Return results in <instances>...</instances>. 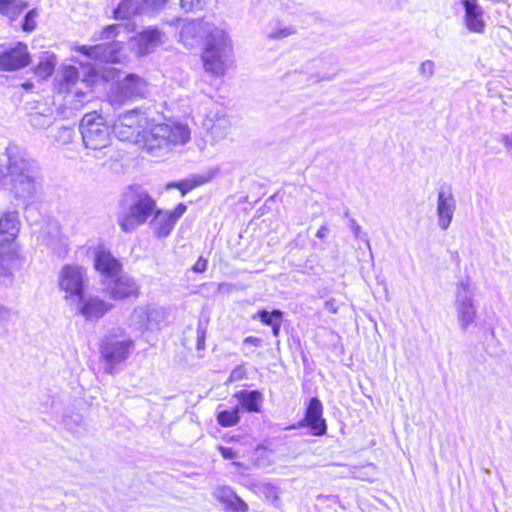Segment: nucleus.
Segmentation results:
<instances>
[{
    "instance_id": "nucleus-51",
    "label": "nucleus",
    "mask_w": 512,
    "mask_h": 512,
    "mask_svg": "<svg viewBox=\"0 0 512 512\" xmlns=\"http://www.w3.org/2000/svg\"><path fill=\"white\" fill-rule=\"evenodd\" d=\"M33 84L31 82H25L23 83L22 87L25 89V90H30L33 88Z\"/></svg>"
},
{
    "instance_id": "nucleus-19",
    "label": "nucleus",
    "mask_w": 512,
    "mask_h": 512,
    "mask_svg": "<svg viewBox=\"0 0 512 512\" xmlns=\"http://www.w3.org/2000/svg\"><path fill=\"white\" fill-rule=\"evenodd\" d=\"M464 7V25L466 29L473 33H483L486 23L484 20V10L479 5L478 0H462Z\"/></svg>"
},
{
    "instance_id": "nucleus-11",
    "label": "nucleus",
    "mask_w": 512,
    "mask_h": 512,
    "mask_svg": "<svg viewBox=\"0 0 512 512\" xmlns=\"http://www.w3.org/2000/svg\"><path fill=\"white\" fill-rule=\"evenodd\" d=\"M306 427L315 437H321L327 432V423L323 416V405L320 399L313 396L305 407L304 416L297 426L292 428Z\"/></svg>"
},
{
    "instance_id": "nucleus-3",
    "label": "nucleus",
    "mask_w": 512,
    "mask_h": 512,
    "mask_svg": "<svg viewBox=\"0 0 512 512\" xmlns=\"http://www.w3.org/2000/svg\"><path fill=\"white\" fill-rule=\"evenodd\" d=\"M120 206L117 222L126 233L146 223L157 208L156 200L140 185H132L125 190Z\"/></svg>"
},
{
    "instance_id": "nucleus-32",
    "label": "nucleus",
    "mask_w": 512,
    "mask_h": 512,
    "mask_svg": "<svg viewBox=\"0 0 512 512\" xmlns=\"http://www.w3.org/2000/svg\"><path fill=\"white\" fill-rule=\"evenodd\" d=\"M216 419L218 424L222 427H232L236 425L240 420L238 407L219 411Z\"/></svg>"
},
{
    "instance_id": "nucleus-5",
    "label": "nucleus",
    "mask_w": 512,
    "mask_h": 512,
    "mask_svg": "<svg viewBox=\"0 0 512 512\" xmlns=\"http://www.w3.org/2000/svg\"><path fill=\"white\" fill-rule=\"evenodd\" d=\"M134 347L135 341L125 329L120 327L110 329L99 342L100 359L103 362L105 373L116 374L118 365L130 357Z\"/></svg>"
},
{
    "instance_id": "nucleus-43",
    "label": "nucleus",
    "mask_w": 512,
    "mask_h": 512,
    "mask_svg": "<svg viewBox=\"0 0 512 512\" xmlns=\"http://www.w3.org/2000/svg\"><path fill=\"white\" fill-rule=\"evenodd\" d=\"M207 264H208V261L206 258L200 256L197 261L195 262V264L192 266V270L195 272V273H203L206 271L207 269Z\"/></svg>"
},
{
    "instance_id": "nucleus-20",
    "label": "nucleus",
    "mask_w": 512,
    "mask_h": 512,
    "mask_svg": "<svg viewBox=\"0 0 512 512\" xmlns=\"http://www.w3.org/2000/svg\"><path fill=\"white\" fill-rule=\"evenodd\" d=\"M20 231V221L16 212L0 211V246L13 242Z\"/></svg>"
},
{
    "instance_id": "nucleus-34",
    "label": "nucleus",
    "mask_w": 512,
    "mask_h": 512,
    "mask_svg": "<svg viewBox=\"0 0 512 512\" xmlns=\"http://www.w3.org/2000/svg\"><path fill=\"white\" fill-rule=\"evenodd\" d=\"M111 131L121 141H132L134 138H136V141L138 142V139H141L142 133V131H136L126 127L118 128L114 123L111 127Z\"/></svg>"
},
{
    "instance_id": "nucleus-39",
    "label": "nucleus",
    "mask_w": 512,
    "mask_h": 512,
    "mask_svg": "<svg viewBox=\"0 0 512 512\" xmlns=\"http://www.w3.org/2000/svg\"><path fill=\"white\" fill-rule=\"evenodd\" d=\"M15 315L16 313L12 309L0 305V325H7Z\"/></svg>"
},
{
    "instance_id": "nucleus-4",
    "label": "nucleus",
    "mask_w": 512,
    "mask_h": 512,
    "mask_svg": "<svg viewBox=\"0 0 512 512\" xmlns=\"http://www.w3.org/2000/svg\"><path fill=\"white\" fill-rule=\"evenodd\" d=\"M233 55V47L227 32L214 23L203 41L201 59L207 73L221 77L226 73Z\"/></svg>"
},
{
    "instance_id": "nucleus-8",
    "label": "nucleus",
    "mask_w": 512,
    "mask_h": 512,
    "mask_svg": "<svg viewBox=\"0 0 512 512\" xmlns=\"http://www.w3.org/2000/svg\"><path fill=\"white\" fill-rule=\"evenodd\" d=\"M31 55L27 44L17 42L9 46H0V70L16 71L28 66Z\"/></svg>"
},
{
    "instance_id": "nucleus-16",
    "label": "nucleus",
    "mask_w": 512,
    "mask_h": 512,
    "mask_svg": "<svg viewBox=\"0 0 512 512\" xmlns=\"http://www.w3.org/2000/svg\"><path fill=\"white\" fill-rule=\"evenodd\" d=\"M213 23L206 17L186 21L179 33L180 41L188 48H193L204 41L208 30L211 29Z\"/></svg>"
},
{
    "instance_id": "nucleus-33",
    "label": "nucleus",
    "mask_w": 512,
    "mask_h": 512,
    "mask_svg": "<svg viewBox=\"0 0 512 512\" xmlns=\"http://www.w3.org/2000/svg\"><path fill=\"white\" fill-rule=\"evenodd\" d=\"M458 319L462 327H467L475 319V309L471 302H463L458 311Z\"/></svg>"
},
{
    "instance_id": "nucleus-38",
    "label": "nucleus",
    "mask_w": 512,
    "mask_h": 512,
    "mask_svg": "<svg viewBox=\"0 0 512 512\" xmlns=\"http://www.w3.org/2000/svg\"><path fill=\"white\" fill-rule=\"evenodd\" d=\"M205 4L206 0H180V5L186 12L202 10Z\"/></svg>"
},
{
    "instance_id": "nucleus-52",
    "label": "nucleus",
    "mask_w": 512,
    "mask_h": 512,
    "mask_svg": "<svg viewBox=\"0 0 512 512\" xmlns=\"http://www.w3.org/2000/svg\"><path fill=\"white\" fill-rule=\"evenodd\" d=\"M160 316H153L152 317V324L154 325V329L158 328V318Z\"/></svg>"
},
{
    "instance_id": "nucleus-26",
    "label": "nucleus",
    "mask_w": 512,
    "mask_h": 512,
    "mask_svg": "<svg viewBox=\"0 0 512 512\" xmlns=\"http://www.w3.org/2000/svg\"><path fill=\"white\" fill-rule=\"evenodd\" d=\"M161 32L157 27H148L138 34V44L141 54H147L160 43Z\"/></svg>"
},
{
    "instance_id": "nucleus-27",
    "label": "nucleus",
    "mask_w": 512,
    "mask_h": 512,
    "mask_svg": "<svg viewBox=\"0 0 512 512\" xmlns=\"http://www.w3.org/2000/svg\"><path fill=\"white\" fill-rule=\"evenodd\" d=\"M56 66V57L49 52H43L39 63L35 67V74L41 79H46L52 75Z\"/></svg>"
},
{
    "instance_id": "nucleus-24",
    "label": "nucleus",
    "mask_w": 512,
    "mask_h": 512,
    "mask_svg": "<svg viewBox=\"0 0 512 512\" xmlns=\"http://www.w3.org/2000/svg\"><path fill=\"white\" fill-rule=\"evenodd\" d=\"M161 312L157 309H147L145 307H136L130 316V325L135 329L153 330L154 325L152 324L153 316H161Z\"/></svg>"
},
{
    "instance_id": "nucleus-31",
    "label": "nucleus",
    "mask_w": 512,
    "mask_h": 512,
    "mask_svg": "<svg viewBox=\"0 0 512 512\" xmlns=\"http://www.w3.org/2000/svg\"><path fill=\"white\" fill-rule=\"evenodd\" d=\"M242 410L256 412V390H240L234 394Z\"/></svg>"
},
{
    "instance_id": "nucleus-49",
    "label": "nucleus",
    "mask_w": 512,
    "mask_h": 512,
    "mask_svg": "<svg viewBox=\"0 0 512 512\" xmlns=\"http://www.w3.org/2000/svg\"><path fill=\"white\" fill-rule=\"evenodd\" d=\"M326 306L328 309L335 314L337 312V307L334 305V300L326 301Z\"/></svg>"
},
{
    "instance_id": "nucleus-1",
    "label": "nucleus",
    "mask_w": 512,
    "mask_h": 512,
    "mask_svg": "<svg viewBox=\"0 0 512 512\" xmlns=\"http://www.w3.org/2000/svg\"><path fill=\"white\" fill-rule=\"evenodd\" d=\"M3 180L17 198L28 199L36 192L39 165L22 147L10 144L5 151Z\"/></svg>"
},
{
    "instance_id": "nucleus-18",
    "label": "nucleus",
    "mask_w": 512,
    "mask_h": 512,
    "mask_svg": "<svg viewBox=\"0 0 512 512\" xmlns=\"http://www.w3.org/2000/svg\"><path fill=\"white\" fill-rule=\"evenodd\" d=\"M94 268L101 275L102 280H107L122 273L123 265L110 250L98 247L94 251Z\"/></svg>"
},
{
    "instance_id": "nucleus-6",
    "label": "nucleus",
    "mask_w": 512,
    "mask_h": 512,
    "mask_svg": "<svg viewBox=\"0 0 512 512\" xmlns=\"http://www.w3.org/2000/svg\"><path fill=\"white\" fill-rule=\"evenodd\" d=\"M79 130L86 149L103 150L111 143V126L96 111L84 114L79 124Z\"/></svg>"
},
{
    "instance_id": "nucleus-7",
    "label": "nucleus",
    "mask_w": 512,
    "mask_h": 512,
    "mask_svg": "<svg viewBox=\"0 0 512 512\" xmlns=\"http://www.w3.org/2000/svg\"><path fill=\"white\" fill-rule=\"evenodd\" d=\"M148 93L147 82L136 74L127 75L112 91V103L121 104L126 100L144 98Z\"/></svg>"
},
{
    "instance_id": "nucleus-9",
    "label": "nucleus",
    "mask_w": 512,
    "mask_h": 512,
    "mask_svg": "<svg viewBox=\"0 0 512 512\" xmlns=\"http://www.w3.org/2000/svg\"><path fill=\"white\" fill-rule=\"evenodd\" d=\"M103 291L114 300L138 297L140 287L136 281L123 272L113 278L101 280Z\"/></svg>"
},
{
    "instance_id": "nucleus-29",
    "label": "nucleus",
    "mask_w": 512,
    "mask_h": 512,
    "mask_svg": "<svg viewBox=\"0 0 512 512\" xmlns=\"http://www.w3.org/2000/svg\"><path fill=\"white\" fill-rule=\"evenodd\" d=\"M28 3L20 0H0V12L2 15L11 19L17 17L26 7Z\"/></svg>"
},
{
    "instance_id": "nucleus-13",
    "label": "nucleus",
    "mask_w": 512,
    "mask_h": 512,
    "mask_svg": "<svg viewBox=\"0 0 512 512\" xmlns=\"http://www.w3.org/2000/svg\"><path fill=\"white\" fill-rule=\"evenodd\" d=\"M114 305L97 295H80L77 311L86 321H97L113 309Z\"/></svg>"
},
{
    "instance_id": "nucleus-23",
    "label": "nucleus",
    "mask_w": 512,
    "mask_h": 512,
    "mask_svg": "<svg viewBox=\"0 0 512 512\" xmlns=\"http://www.w3.org/2000/svg\"><path fill=\"white\" fill-rule=\"evenodd\" d=\"M116 127H126L136 131H141L140 128L146 129L148 126V115L146 111L135 108L123 114H120L114 121Z\"/></svg>"
},
{
    "instance_id": "nucleus-17",
    "label": "nucleus",
    "mask_w": 512,
    "mask_h": 512,
    "mask_svg": "<svg viewBox=\"0 0 512 512\" xmlns=\"http://www.w3.org/2000/svg\"><path fill=\"white\" fill-rule=\"evenodd\" d=\"M203 128L211 135L213 140L220 141L229 134L231 122L224 109L216 107L206 114L203 120Z\"/></svg>"
},
{
    "instance_id": "nucleus-36",
    "label": "nucleus",
    "mask_w": 512,
    "mask_h": 512,
    "mask_svg": "<svg viewBox=\"0 0 512 512\" xmlns=\"http://www.w3.org/2000/svg\"><path fill=\"white\" fill-rule=\"evenodd\" d=\"M37 15H38V10L36 8L29 10L25 14L23 22H22V29L25 32H31L35 29V27H36L35 18Z\"/></svg>"
},
{
    "instance_id": "nucleus-45",
    "label": "nucleus",
    "mask_w": 512,
    "mask_h": 512,
    "mask_svg": "<svg viewBox=\"0 0 512 512\" xmlns=\"http://www.w3.org/2000/svg\"><path fill=\"white\" fill-rule=\"evenodd\" d=\"M263 489H264L263 490L264 495L268 500L274 501V500L278 499V494L274 487H272L270 485H265L263 487Z\"/></svg>"
},
{
    "instance_id": "nucleus-37",
    "label": "nucleus",
    "mask_w": 512,
    "mask_h": 512,
    "mask_svg": "<svg viewBox=\"0 0 512 512\" xmlns=\"http://www.w3.org/2000/svg\"><path fill=\"white\" fill-rule=\"evenodd\" d=\"M207 321L199 320L197 325V341L196 347L198 350H202L205 347V340L207 334Z\"/></svg>"
},
{
    "instance_id": "nucleus-21",
    "label": "nucleus",
    "mask_w": 512,
    "mask_h": 512,
    "mask_svg": "<svg viewBox=\"0 0 512 512\" xmlns=\"http://www.w3.org/2000/svg\"><path fill=\"white\" fill-rule=\"evenodd\" d=\"M213 494L227 512H247L248 510L247 504L230 487H219Z\"/></svg>"
},
{
    "instance_id": "nucleus-14",
    "label": "nucleus",
    "mask_w": 512,
    "mask_h": 512,
    "mask_svg": "<svg viewBox=\"0 0 512 512\" xmlns=\"http://www.w3.org/2000/svg\"><path fill=\"white\" fill-rule=\"evenodd\" d=\"M121 42H105L93 46L81 45L76 48L80 54L101 62L116 63L121 59Z\"/></svg>"
},
{
    "instance_id": "nucleus-48",
    "label": "nucleus",
    "mask_w": 512,
    "mask_h": 512,
    "mask_svg": "<svg viewBox=\"0 0 512 512\" xmlns=\"http://www.w3.org/2000/svg\"><path fill=\"white\" fill-rule=\"evenodd\" d=\"M251 344V345H256V337L254 336H249V337H246L244 342H243V349L244 351L248 354L249 352H247V346Z\"/></svg>"
},
{
    "instance_id": "nucleus-53",
    "label": "nucleus",
    "mask_w": 512,
    "mask_h": 512,
    "mask_svg": "<svg viewBox=\"0 0 512 512\" xmlns=\"http://www.w3.org/2000/svg\"><path fill=\"white\" fill-rule=\"evenodd\" d=\"M426 67H429V70L431 71L432 67H433V63L430 62V61H427L425 63L422 64V69L426 68Z\"/></svg>"
},
{
    "instance_id": "nucleus-10",
    "label": "nucleus",
    "mask_w": 512,
    "mask_h": 512,
    "mask_svg": "<svg viewBox=\"0 0 512 512\" xmlns=\"http://www.w3.org/2000/svg\"><path fill=\"white\" fill-rule=\"evenodd\" d=\"M86 281V270L79 265L67 264L59 274L60 288L70 296H76L77 299L84 294Z\"/></svg>"
},
{
    "instance_id": "nucleus-44",
    "label": "nucleus",
    "mask_w": 512,
    "mask_h": 512,
    "mask_svg": "<svg viewBox=\"0 0 512 512\" xmlns=\"http://www.w3.org/2000/svg\"><path fill=\"white\" fill-rule=\"evenodd\" d=\"M218 450L224 459L231 460L237 456V452L231 447L218 446Z\"/></svg>"
},
{
    "instance_id": "nucleus-22",
    "label": "nucleus",
    "mask_w": 512,
    "mask_h": 512,
    "mask_svg": "<svg viewBox=\"0 0 512 512\" xmlns=\"http://www.w3.org/2000/svg\"><path fill=\"white\" fill-rule=\"evenodd\" d=\"M29 123L35 129H47L56 120L53 107L46 103H37L29 112Z\"/></svg>"
},
{
    "instance_id": "nucleus-42",
    "label": "nucleus",
    "mask_w": 512,
    "mask_h": 512,
    "mask_svg": "<svg viewBox=\"0 0 512 512\" xmlns=\"http://www.w3.org/2000/svg\"><path fill=\"white\" fill-rule=\"evenodd\" d=\"M245 374H246V369L244 368V366L240 365L232 370V372L229 376V381L233 382V381L243 379L245 377Z\"/></svg>"
},
{
    "instance_id": "nucleus-15",
    "label": "nucleus",
    "mask_w": 512,
    "mask_h": 512,
    "mask_svg": "<svg viewBox=\"0 0 512 512\" xmlns=\"http://www.w3.org/2000/svg\"><path fill=\"white\" fill-rule=\"evenodd\" d=\"M168 0H122L114 10L116 19H128L134 15L150 13L164 7Z\"/></svg>"
},
{
    "instance_id": "nucleus-12",
    "label": "nucleus",
    "mask_w": 512,
    "mask_h": 512,
    "mask_svg": "<svg viewBox=\"0 0 512 512\" xmlns=\"http://www.w3.org/2000/svg\"><path fill=\"white\" fill-rule=\"evenodd\" d=\"M186 210L187 206L184 203H179L172 211L167 212L156 208V211L153 213L154 217L150 222L155 237L159 239L168 237Z\"/></svg>"
},
{
    "instance_id": "nucleus-40",
    "label": "nucleus",
    "mask_w": 512,
    "mask_h": 512,
    "mask_svg": "<svg viewBox=\"0 0 512 512\" xmlns=\"http://www.w3.org/2000/svg\"><path fill=\"white\" fill-rule=\"evenodd\" d=\"M121 26L118 25V24H112V25H108L106 26L102 31H101V36L100 38L102 39H111V38H114L117 33H118V30Z\"/></svg>"
},
{
    "instance_id": "nucleus-28",
    "label": "nucleus",
    "mask_w": 512,
    "mask_h": 512,
    "mask_svg": "<svg viewBox=\"0 0 512 512\" xmlns=\"http://www.w3.org/2000/svg\"><path fill=\"white\" fill-rule=\"evenodd\" d=\"M259 316L263 324L271 327L272 334L279 335V330L282 324V311L275 309L273 311L262 310L259 311Z\"/></svg>"
},
{
    "instance_id": "nucleus-2",
    "label": "nucleus",
    "mask_w": 512,
    "mask_h": 512,
    "mask_svg": "<svg viewBox=\"0 0 512 512\" xmlns=\"http://www.w3.org/2000/svg\"><path fill=\"white\" fill-rule=\"evenodd\" d=\"M190 139V130L187 125L171 122L158 123L142 129L141 139L143 149L152 157L167 156L175 146L183 145Z\"/></svg>"
},
{
    "instance_id": "nucleus-47",
    "label": "nucleus",
    "mask_w": 512,
    "mask_h": 512,
    "mask_svg": "<svg viewBox=\"0 0 512 512\" xmlns=\"http://www.w3.org/2000/svg\"><path fill=\"white\" fill-rule=\"evenodd\" d=\"M329 228L327 225H321L317 232H316V236L319 238V239H325L326 235L329 233Z\"/></svg>"
},
{
    "instance_id": "nucleus-25",
    "label": "nucleus",
    "mask_w": 512,
    "mask_h": 512,
    "mask_svg": "<svg viewBox=\"0 0 512 512\" xmlns=\"http://www.w3.org/2000/svg\"><path fill=\"white\" fill-rule=\"evenodd\" d=\"M455 209V201L451 193L440 192L438 195L437 214L443 230L448 229L452 221Z\"/></svg>"
},
{
    "instance_id": "nucleus-46",
    "label": "nucleus",
    "mask_w": 512,
    "mask_h": 512,
    "mask_svg": "<svg viewBox=\"0 0 512 512\" xmlns=\"http://www.w3.org/2000/svg\"><path fill=\"white\" fill-rule=\"evenodd\" d=\"M70 421H73L77 426H79L81 423H82V417L81 415L77 414L75 415V417H70L69 419L66 418L64 419V424L65 426L67 427V429L73 431V432H76L75 430H73V428L70 426Z\"/></svg>"
},
{
    "instance_id": "nucleus-35",
    "label": "nucleus",
    "mask_w": 512,
    "mask_h": 512,
    "mask_svg": "<svg viewBox=\"0 0 512 512\" xmlns=\"http://www.w3.org/2000/svg\"><path fill=\"white\" fill-rule=\"evenodd\" d=\"M79 78V71L76 67L68 65L63 67L62 81L68 86L74 85Z\"/></svg>"
},
{
    "instance_id": "nucleus-41",
    "label": "nucleus",
    "mask_w": 512,
    "mask_h": 512,
    "mask_svg": "<svg viewBox=\"0 0 512 512\" xmlns=\"http://www.w3.org/2000/svg\"><path fill=\"white\" fill-rule=\"evenodd\" d=\"M11 275V270L7 266L6 260L0 257V281L5 283L7 279L11 278Z\"/></svg>"
},
{
    "instance_id": "nucleus-30",
    "label": "nucleus",
    "mask_w": 512,
    "mask_h": 512,
    "mask_svg": "<svg viewBox=\"0 0 512 512\" xmlns=\"http://www.w3.org/2000/svg\"><path fill=\"white\" fill-rule=\"evenodd\" d=\"M207 178L201 175L193 176L178 182H172L167 185L168 188H177L180 190L182 196H185L192 189L204 184Z\"/></svg>"
},
{
    "instance_id": "nucleus-50",
    "label": "nucleus",
    "mask_w": 512,
    "mask_h": 512,
    "mask_svg": "<svg viewBox=\"0 0 512 512\" xmlns=\"http://www.w3.org/2000/svg\"><path fill=\"white\" fill-rule=\"evenodd\" d=\"M61 132H62V134H63L64 136H66L68 139H70V138H71V135H72L73 130H72L71 128H68V127H63V128L61 129Z\"/></svg>"
}]
</instances>
